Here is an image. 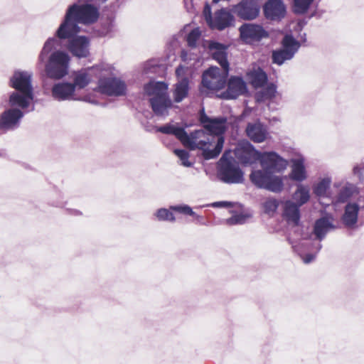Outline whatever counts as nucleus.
<instances>
[{
    "instance_id": "obj_1",
    "label": "nucleus",
    "mask_w": 364,
    "mask_h": 364,
    "mask_svg": "<svg viewBox=\"0 0 364 364\" xmlns=\"http://www.w3.org/2000/svg\"><path fill=\"white\" fill-rule=\"evenodd\" d=\"M200 120L204 129H196L190 134L186 132L183 144L191 150H201L205 160L215 159L223 147L225 139L223 134L226 129V119H212L203 114Z\"/></svg>"
},
{
    "instance_id": "obj_2",
    "label": "nucleus",
    "mask_w": 364,
    "mask_h": 364,
    "mask_svg": "<svg viewBox=\"0 0 364 364\" xmlns=\"http://www.w3.org/2000/svg\"><path fill=\"white\" fill-rule=\"evenodd\" d=\"M260 168L252 170L250 180L257 188L273 193H280L284 188L283 173L288 161L275 151H261L258 160Z\"/></svg>"
},
{
    "instance_id": "obj_3",
    "label": "nucleus",
    "mask_w": 364,
    "mask_h": 364,
    "mask_svg": "<svg viewBox=\"0 0 364 364\" xmlns=\"http://www.w3.org/2000/svg\"><path fill=\"white\" fill-rule=\"evenodd\" d=\"M94 0H77L76 4L69 6L64 21L56 31L58 38H68L80 32L78 23L90 24L98 19V9L91 3Z\"/></svg>"
},
{
    "instance_id": "obj_4",
    "label": "nucleus",
    "mask_w": 364,
    "mask_h": 364,
    "mask_svg": "<svg viewBox=\"0 0 364 364\" xmlns=\"http://www.w3.org/2000/svg\"><path fill=\"white\" fill-rule=\"evenodd\" d=\"M59 40L53 37L48 38L38 56V64L45 63L47 75L52 79L59 80L68 73L70 56L61 50H55Z\"/></svg>"
},
{
    "instance_id": "obj_5",
    "label": "nucleus",
    "mask_w": 364,
    "mask_h": 364,
    "mask_svg": "<svg viewBox=\"0 0 364 364\" xmlns=\"http://www.w3.org/2000/svg\"><path fill=\"white\" fill-rule=\"evenodd\" d=\"M145 93L150 96L149 102L154 114L166 117L173 106L168 94V85L164 82L151 81L144 85Z\"/></svg>"
},
{
    "instance_id": "obj_6",
    "label": "nucleus",
    "mask_w": 364,
    "mask_h": 364,
    "mask_svg": "<svg viewBox=\"0 0 364 364\" xmlns=\"http://www.w3.org/2000/svg\"><path fill=\"white\" fill-rule=\"evenodd\" d=\"M225 151L218 162V176L225 183H240L244 181V173L237 163L232 159H228Z\"/></svg>"
},
{
    "instance_id": "obj_7",
    "label": "nucleus",
    "mask_w": 364,
    "mask_h": 364,
    "mask_svg": "<svg viewBox=\"0 0 364 364\" xmlns=\"http://www.w3.org/2000/svg\"><path fill=\"white\" fill-rule=\"evenodd\" d=\"M112 70V66L107 63H101L87 69L81 70L74 74L72 84L75 85V90L83 89L93 80L94 76L99 79L100 76L110 74Z\"/></svg>"
},
{
    "instance_id": "obj_8",
    "label": "nucleus",
    "mask_w": 364,
    "mask_h": 364,
    "mask_svg": "<svg viewBox=\"0 0 364 364\" xmlns=\"http://www.w3.org/2000/svg\"><path fill=\"white\" fill-rule=\"evenodd\" d=\"M114 68L112 66V73L105 76H100L98 89L100 92L109 96H122L126 94L127 85L118 77H112Z\"/></svg>"
},
{
    "instance_id": "obj_9",
    "label": "nucleus",
    "mask_w": 364,
    "mask_h": 364,
    "mask_svg": "<svg viewBox=\"0 0 364 364\" xmlns=\"http://www.w3.org/2000/svg\"><path fill=\"white\" fill-rule=\"evenodd\" d=\"M228 73L218 67H210L204 71L202 77V86L200 91L203 92L205 88L210 91H219L222 90L226 83Z\"/></svg>"
},
{
    "instance_id": "obj_10",
    "label": "nucleus",
    "mask_w": 364,
    "mask_h": 364,
    "mask_svg": "<svg viewBox=\"0 0 364 364\" xmlns=\"http://www.w3.org/2000/svg\"><path fill=\"white\" fill-rule=\"evenodd\" d=\"M24 112L17 108L9 107L0 114V132H6L17 129Z\"/></svg>"
},
{
    "instance_id": "obj_11",
    "label": "nucleus",
    "mask_w": 364,
    "mask_h": 364,
    "mask_svg": "<svg viewBox=\"0 0 364 364\" xmlns=\"http://www.w3.org/2000/svg\"><path fill=\"white\" fill-rule=\"evenodd\" d=\"M227 88L220 97L225 100H235L240 96L245 95L248 90L245 80L237 76H231L226 80Z\"/></svg>"
},
{
    "instance_id": "obj_12",
    "label": "nucleus",
    "mask_w": 364,
    "mask_h": 364,
    "mask_svg": "<svg viewBox=\"0 0 364 364\" xmlns=\"http://www.w3.org/2000/svg\"><path fill=\"white\" fill-rule=\"evenodd\" d=\"M204 46L207 48L212 58L216 60L223 70L229 72V63L228 61V46L215 41H208Z\"/></svg>"
},
{
    "instance_id": "obj_13",
    "label": "nucleus",
    "mask_w": 364,
    "mask_h": 364,
    "mask_svg": "<svg viewBox=\"0 0 364 364\" xmlns=\"http://www.w3.org/2000/svg\"><path fill=\"white\" fill-rule=\"evenodd\" d=\"M232 12L245 21L255 19L259 14V6L253 0H242L232 9Z\"/></svg>"
},
{
    "instance_id": "obj_14",
    "label": "nucleus",
    "mask_w": 364,
    "mask_h": 364,
    "mask_svg": "<svg viewBox=\"0 0 364 364\" xmlns=\"http://www.w3.org/2000/svg\"><path fill=\"white\" fill-rule=\"evenodd\" d=\"M239 31L241 39L247 43L257 42L268 36L267 31L259 24L244 23L240 27Z\"/></svg>"
},
{
    "instance_id": "obj_15",
    "label": "nucleus",
    "mask_w": 364,
    "mask_h": 364,
    "mask_svg": "<svg viewBox=\"0 0 364 364\" xmlns=\"http://www.w3.org/2000/svg\"><path fill=\"white\" fill-rule=\"evenodd\" d=\"M334 222L331 214H326L315 221L313 235L317 240L316 242H321L328 232L336 228Z\"/></svg>"
},
{
    "instance_id": "obj_16",
    "label": "nucleus",
    "mask_w": 364,
    "mask_h": 364,
    "mask_svg": "<svg viewBox=\"0 0 364 364\" xmlns=\"http://www.w3.org/2000/svg\"><path fill=\"white\" fill-rule=\"evenodd\" d=\"M62 38L61 40H63ZM68 50L74 55L79 58H86L89 53L90 41L85 36H73L72 37L68 38ZM58 40H60L58 38Z\"/></svg>"
},
{
    "instance_id": "obj_17",
    "label": "nucleus",
    "mask_w": 364,
    "mask_h": 364,
    "mask_svg": "<svg viewBox=\"0 0 364 364\" xmlns=\"http://www.w3.org/2000/svg\"><path fill=\"white\" fill-rule=\"evenodd\" d=\"M260 153L250 143L245 142L236 149L235 156L242 164H252L258 161Z\"/></svg>"
},
{
    "instance_id": "obj_18",
    "label": "nucleus",
    "mask_w": 364,
    "mask_h": 364,
    "mask_svg": "<svg viewBox=\"0 0 364 364\" xmlns=\"http://www.w3.org/2000/svg\"><path fill=\"white\" fill-rule=\"evenodd\" d=\"M52 96L58 101L77 100L75 85L70 82H58L52 88Z\"/></svg>"
},
{
    "instance_id": "obj_19",
    "label": "nucleus",
    "mask_w": 364,
    "mask_h": 364,
    "mask_svg": "<svg viewBox=\"0 0 364 364\" xmlns=\"http://www.w3.org/2000/svg\"><path fill=\"white\" fill-rule=\"evenodd\" d=\"M33 100V92L14 90L9 95V105L21 110L28 108Z\"/></svg>"
},
{
    "instance_id": "obj_20",
    "label": "nucleus",
    "mask_w": 364,
    "mask_h": 364,
    "mask_svg": "<svg viewBox=\"0 0 364 364\" xmlns=\"http://www.w3.org/2000/svg\"><path fill=\"white\" fill-rule=\"evenodd\" d=\"M264 14L267 19L279 21L284 17L286 8L281 0H268L264 6Z\"/></svg>"
},
{
    "instance_id": "obj_21",
    "label": "nucleus",
    "mask_w": 364,
    "mask_h": 364,
    "mask_svg": "<svg viewBox=\"0 0 364 364\" xmlns=\"http://www.w3.org/2000/svg\"><path fill=\"white\" fill-rule=\"evenodd\" d=\"M10 83L15 90L33 92L31 84V74L28 72H15L10 80Z\"/></svg>"
},
{
    "instance_id": "obj_22",
    "label": "nucleus",
    "mask_w": 364,
    "mask_h": 364,
    "mask_svg": "<svg viewBox=\"0 0 364 364\" xmlns=\"http://www.w3.org/2000/svg\"><path fill=\"white\" fill-rule=\"evenodd\" d=\"M360 205L355 202L348 203L344 209L341 217L343 225L348 228H354L359 219ZM361 218V216H360Z\"/></svg>"
},
{
    "instance_id": "obj_23",
    "label": "nucleus",
    "mask_w": 364,
    "mask_h": 364,
    "mask_svg": "<svg viewBox=\"0 0 364 364\" xmlns=\"http://www.w3.org/2000/svg\"><path fill=\"white\" fill-rule=\"evenodd\" d=\"M245 131L247 136L255 143H262L269 136L267 127L259 122L249 123Z\"/></svg>"
},
{
    "instance_id": "obj_24",
    "label": "nucleus",
    "mask_w": 364,
    "mask_h": 364,
    "mask_svg": "<svg viewBox=\"0 0 364 364\" xmlns=\"http://www.w3.org/2000/svg\"><path fill=\"white\" fill-rule=\"evenodd\" d=\"M233 22V16L227 10L222 9L215 12L210 28L213 29L223 31L232 26Z\"/></svg>"
},
{
    "instance_id": "obj_25",
    "label": "nucleus",
    "mask_w": 364,
    "mask_h": 364,
    "mask_svg": "<svg viewBox=\"0 0 364 364\" xmlns=\"http://www.w3.org/2000/svg\"><path fill=\"white\" fill-rule=\"evenodd\" d=\"M333 187L338 188V193L332 197V202L345 203L348 201L356 192V187L352 183H346L341 186V183H335Z\"/></svg>"
},
{
    "instance_id": "obj_26",
    "label": "nucleus",
    "mask_w": 364,
    "mask_h": 364,
    "mask_svg": "<svg viewBox=\"0 0 364 364\" xmlns=\"http://www.w3.org/2000/svg\"><path fill=\"white\" fill-rule=\"evenodd\" d=\"M299 207L291 200H287L284 204V218L289 224L297 225L300 220Z\"/></svg>"
},
{
    "instance_id": "obj_27",
    "label": "nucleus",
    "mask_w": 364,
    "mask_h": 364,
    "mask_svg": "<svg viewBox=\"0 0 364 364\" xmlns=\"http://www.w3.org/2000/svg\"><path fill=\"white\" fill-rule=\"evenodd\" d=\"M189 92V81L187 77H181L174 85L172 95L176 103L182 102L188 97Z\"/></svg>"
},
{
    "instance_id": "obj_28",
    "label": "nucleus",
    "mask_w": 364,
    "mask_h": 364,
    "mask_svg": "<svg viewBox=\"0 0 364 364\" xmlns=\"http://www.w3.org/2000/svg\"><path fill=\"white\" fill-rule=\"evenodd\" d=\"M301 43L291 34H286L281 41L280 48L286 52H290L294 57L298 52Z\"/></svg>"
},
{
    "instance_id": "obj_29",
    "label": "nucleus",
    "mask_w": 364,
    "mask_h": 364,
    "mask_svg": "<svg viewBox=\"0 0 364 364\" xmlns=\"http://www.w3.org/2000/svg\"><path fill=\"white\" fill-rule=\"evenodd\" d=\"M289 177L291 179L299 182H301L306 178V169L301 159H296L293 161Z\"/></svg>"
},
{
    "instance_id": "obj_30",
    "label": "nucleus",
    "mask_w": 364,
    "mask_h": 364,
    "mask_svg": "<svg viewBox=\"0 0 364 364\" xmlns=\"http://www.w3.org/2000/svg\"><path fill=\"white\" fill-rule=\"evenodd\" d=\"M156 131L166 134H173L176 136V137L179 139L182 144L186 134V131L183 128L176 127L171 124H166L164 126L156 127Z\"/></svg>"
},
{
    "instance_id": "obj_31",
    "label": "nucleus",
    "mask_w": 364,
    "mask_h": 364,
    "mask_svg": "<svg viewBox=\"0 0 364 364\" xmlns=\"http://www.w3.org/2000/svg\"><path fill=\"white\" fill-rule=\"evenodd\" d=\"M331 183L330 178H324L318 182L313 188L314 193L318 197L330 198L332 200V196L328 192Z\"/></svg>"
},
{
    "instance_id": "obj_32",
    "label": "nucleus",
    "mask_w": 364,
    "mask_h": 364,
    "mask_svg": "<svg viewBox=\"0 0 364 364\" xmlns=\"http://www.w3.org/2000/svg\"><path fill=\"white\" fill-rule=\"evenodd\" d=\"M292 198L299 206L307 203L310 198V191L308 186L299 184L296 191L294 193Z\"/></svg>"
},
{
    "instance_id": "obj_33",
    "label": "nucleus",
    "mask_w": 364,
    "mask_h": 364,
    "mask_svg": "<svg viewBox=\"0 0 364 364\" xmlns=\"http://www.w3.org/2000/svg\"><path fill=\"white\" fill-rule=\"evenodd\" d=\"M294 58L290 52H286L280 48L274 50L272 53V61L277 65H283L286 61L291 60Z\"/></svg>"
},
{
    "instance_id": "obj_34",
    "label": "nucleus",
    "mask_w": 364,
    "mask_h": 364,
    "mask_svg": "<svg viewBox=\"0 0 364 364\" xmlns=\"http://www.w3.org/2000/svg\"><path fill=\"white\" fill-rule=\"evenodd\" d=\"M292 248L296 252H298L301 256V252H300L299 247L297 245L293 244ZM322 247V245L321 242H316L314 246L311 248V253L306 254L305 256H301L303 262L306 264H309L314 260L316 254L320 251Z\"/></svg>"
},
{
    "instance_id": "obj_35",
    "label": "nucleus",
    "mask_w": 364,
    "mask_h": 364,
    "mask_svg": "<svg viewBox=\"0 0 364 364\" xmlns=\"http://www.w3.org/2000/svg\"><path fill=\"white\" fill-rule=\"evenodd\" d=\"M251 83L255 87H262L267 81V76L262 69L257 68L250 73Z\"/></svg>"
},
{
    "instance_id": "obj_36",
    "label": "nucleus",
    "mask_w": 364,
    "mask_h": 364,
    "mask_svg": "<svg viewBox=\"0 0 364 364\" xmlns=\"http://www.w3.org/2000/svg\"><path fill=\"white\" fill-rule=\"evenodd\" d=\"M170 210L184 215L193 216L198 220L201 219V217L193 211L192 208L186 204L171 205Z\"/></svg>"
},
{
    "instance_id": "obj_37",
    "label": "nucleus",
    "mask_w": 364,
    "mask_h": 364,
    "mask_svg": "<svg viewBox=\"0 0 364 364\" xmlns=\"http://www.w3.org/2000/svg\"><path fill=\"white\" fill-rule=\"evenodd\" d=\"M154 215L159 221H168L171 223L176 221V217L170 208H159L156 210Z\"/></svg>"
},
{
    "instance_id": "obj_38",
    "label": "nucleus",
    "mask_w": 364,
    "mask_h": 364,
    "mask_svg": "<svg viewBox=\"0 0 364 364\" xmlns=\"http://www.w3.org/2000/svg\"><path fill=\"white\" fill-rule=\"evenodd\" d=\"M279 206V201L274 198H268L263 203V208L265 213L273 215Z\"/></svg>"
},
{
    "instance_id": "obj_39",
    "label": "nucleus",
    "mask_w": 364,
    "mask_h": 364,
    "mask_svg": "<svg viewBox=\"0 0 364 364\" xmlns=\"http://www.w3.org/2000/svg\"><path fill=\"white\" fill-rule=\"evenodd\" d=\"M314 0H294V11L296 14H304Z\"/></svg>"
},
{
    "instance_id": "obj_40",
    "label": "nucleus",
    "mask_w": 364,
    "mask_h": 364,
    "mask_svg": "<svg viewBox=\"0 0 364 364\" xmlns=\"http://www.w3.org/2000/svg\"><path fill=\"white\" fill-rule=\"evenodd\" d=\"M174 154L181 161V164L185 167H191L193 164L189 161V153L184 149H174Z\"/></svg>"
},
{
    "instance_id": "obj_41",
    "label": "nucleus",
    "mask_w": 364,
    "mask_h": 364,
    "mask_svg": "<svg viewBox=\"0 0 364 364\" xmlns=\"http://www.w3.org/2000/svg\"><path fill=\"white\" fill-rule=\"evenodd\" d=\"M201 36V32L198 28L193 29L187 36L186 41L188 46L194 48L196 46L197 41Z\"/></svg>"
},
{
    "instance_id": "obj_42",
    "label": "nucleus",
    "mask_w": 364,
    "mask_h": 364,
    "mask_svg": "<svg viewBox=\"0 0 364 364\" xmlns=\"http://www.w3.org/2000/svg\"><path fill=\"white\" fill-rule=\"evenodd\" d=\"M247 216L244 214H236L225 220L226 223L230 225L243 224L245 223Z\"/></svg>"
},
{
    "instance_id": "obj_43",
    "label": "nucleus",
    "mask_w": 364,
    "mask_h": 364,
    "mask_svg": "<svg viewBox=\"0 0 364 364\" xmlns=\"http://www.w3.org/2000/svg\"><path fill=\"white\" fill-rule=\"evenodd\" d=\"M277 92V87L274 84H271L264 90L263 95L265 98H273Z\"/></svg>"
},
{
    "instance_id": "obj_44",
    "label": "nucleus",
    "mask_w": 364,
    "mask_h": 364,
    "mask_svg": "<svg viewBox=\"0 0 364 364\" xmlns=\"http://www.w3.org/2000/svg\"><path fill=\"white\" fill-rule=\"evenodd\" d=\"M203 13V16H204V18H205L206 23L210 27L211 23L213 20V17H212L211 8L208 4H206L205 6Z\"/></svg>"
},
{
    "instance_id": "obj_45",
    "label": "nucleus",
    "mask_w": 364,
    "mask_h": 364,
    "mask_svg": "<svg viewBox=\"0 0 364 364\" xmlns=\"http://www.w3.org/2000/svg\"><path fill=\"white\" fill-rule=\"evenodd\" d=\"M363 171H364V165L363 164H359V165L354 166L353 170V174L357 176L360 181L363 180Z\"/></svg>"
},
{
    "instance_id": "obj_46",
    "label": "nucleus",
    "mask_w": 364,
    "mask_h": 364,
    "mask_svg": "<svg viewBox=\"0 0 364 364\" xmlns=\"http://www.w3.org/2000/svg\"><path fill=\"white\" fill-rule=\"evenodd\" d=\"M212 206L216 208H229L232 206V203L227 201H219L213 203Z\"/></svg>"
},
{
    "instance_id": "obj_47",
    "label": "nucleus",
    "mask_w": 364,
    "mask_h": 364,
    "mask_svg": "<svg viewBox=\"0 0 364 364\" xmlns=\"http://www.w3.org/2000/svg\"><path fill=\"white\" fill-rule=\"evenodd\" d=\"M183 72L184 68L181 65H179L176 70V75H177V77H179L181 75L183 74Z\"/></svg>"
},
{
    "instance_id": "obj_48",
    "label": "nucleus",
    "mask_w": 364,
    "mask_h": 364,
    "mask_svg": "<svg viewBox=\"0 0 364 364\" xmlns=\"http://www.w3.org/2000/svg\"><path fill=\"white\" fill-rule=\"evenodd\" d=\"M181 59L183 60V61H187L189 60V58H188V53L187 51L186 50H182L181 53Z\"/></svg>"
},
{
    "instance_id": "obj_49",
    "label": "nucleus",
    "mask_w": 364,
    "mask_h": 364,
    "mask_svg": "<svg viewBox=\"0 0 364 364\" xmlns=\"http://www.w3.org/2000/svg\"><path fill=\"white\" fill-rule=\"evenodd\" d=\"M149 65L150 63H148L147 64H146L145 67H144V72L146 73H152L153 71L151 70V68H149Z\"/></svg>"
},
{
    "instance_id": "obj_50",
    "label": "nucleus",
    "mask_w": 364,
    "mask_h": 364,
    "mask_svg": "<svg viewBox=\"0 0 364 364\" xmlns=\"http://www.w3.org/2000/svg\"><path fill=\"white\" fill-rule=\"evenodd\" d=\"M30 110H31V111L34 110V106H33V105L31 107V109Z\"/></svg>"
},
{
    "instance_id": "obj_51",
    "label": "nucleus",
    "mask_w": 364,
    "mask_h": 364,
    "mask_svg": "<svg viewBox=\"0 0 364 364\" xmlns=\"http://www.w3.org/2000/svg\"><path fill=\"white\" fill-rule=\"evenodd\" d=\"M75 214H78L79 213V212L77 210H75Z\"/></svg>"
},
{
    "instance_id": "obj_52",
    "label": "nucleus",
    "mask_w": 364,
    "mask_h": 364,
    "mask_svg": "<svg viewBox=\"0 0 364 364\" xmlns=\"http://www.w3.org/2000/svg\"><path fill=\"white\" fill-rule=\"evenodd\" d=\"M307 245V242L301 243V245Z\"/></svg>"
},
{
    "instance_id": "obj_53",
    "label": "nucleus",
    "mask_w": 364,
    "mask_h": 364,
    "mask_svg": "<svg viewBox=\"0 0 364 364\" xmlns=\"http://www.w3.org/2000/svg\"><path fill=\"white\" fill-rule=\"evenodd\" d=\"M100 1H102V2H105V1H106L107 0H100Z\"/></svg>"
}]
</instances>
